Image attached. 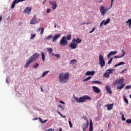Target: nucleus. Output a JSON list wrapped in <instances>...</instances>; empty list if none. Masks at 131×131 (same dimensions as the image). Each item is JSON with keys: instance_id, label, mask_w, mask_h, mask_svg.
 I'll list each match as a JSON object with an SVG mask.
<instances>
[{"instance_id": "1", "label": "nucleus", "mask_w": 131, "mask_h": 131, "mask_svg": "<svg viewBox=\"0 0 131 131\" xmlns=\"http://www.w3.org/2000/svg\"><path fill=\"white\" fill-rule=\"evenodd\" d=\"M69 72L61 73L59 75V82L60 83H67L69 80Z\"/></svg>"}, {"instance_id": "2", "label": "nucleus", "mask_w": 131, "mask_h": 131, "mask_svg": "<svg viewBox=\"0 0 131 131\" xmlns=\"http://www.w3.org/2000/svg\"><path fill=\"white\" fill-rule=\"evenodd\" d=\"M39 57V54L37 53H35L33 55H32L28 59V60L26 62V64L25 66V68H28L30 64H31L32 62H34L36 61L38 59Z\"/></svg>"}, {"instance_id": "3", "label": "nucleus", "mask_w": 131, "mask_h": 131, "mask_svg": "<svg viewBox=\"0 0 131 131\" xmlns=\"http://www.w3.org/2000/svg\"><path fill=\"white\" fill-rule=\"evenodd\" d=\"M81 41H82L81 39H79V38H77L76 39L75 38H74L72 40L71 43L70 44L69 47L72 50H75V49L77 48V46H78V43H80Z\"/></svg>"}, {"instance_id": "4", "label": "nucleus", "mask_w": 131, "mask_h": 131, "mask_svg": "<svg viewBox=\"0 0 131 131\" xmlns=\"http://www.w3.org/2000/svg\"><path fill=\"white\" fill-rule=\"evenodd\" d=\"M113 2H114V0H111V7L109 8L104 7V6H100L99 7L100 12L101 13V15L102 16H105V14L107 13V11L108 10H110L112 8V6H113Z\"/></svg>"}, {"instance_id": "5", "label": "nucleus", "mask_w": 131, "mask_h": 131, "mask_svg": "<svg viewBox=\"0 0 131 131\" xmlns=\"http://www.w3.org/2000/svg\"><path fill=\"white\" fill-rule=\"evenodd\" d=\"M124 80L123 79H120L115 81V83L114 84H118L119 85L117 87V90H122V89H123V88H124L125 84L123 83Z\"/></svg>"}, {"instance_id": "6", "label": "nucleus", "mask_w": 131, "mask_h": 131, "mask_svg": "<svg viewBox=\"0 0 131 131\" xmlns=\"http://www.w3.org/2000/svg\"><path fill=\"white\" fill-rule=\"evenodd\" d=\"M99 63L100 65L101 68H103L106 65V62H105V60H104V57L102 56V54H100L99 56Z\"/></svg>"}, {"instance_id": "7", "label": "nucleus", "mask_w": 131, "mask_h": 131, "mask_svg": "<svg viewBox=\"0 0 131 131\" xmlns=\"http://www.w3.org/2000/svg\"><path fill=\"white\" fill-rule=\"evenodd\" d=\"M86 100L91 101V100H92V98L88 95L83 96L79 98V103H83V102H85Z\"/></svg>"}, {"instance_id": "8", "label": "nucleus", "mask_w": 131, "mask_h": 131, "mask_svg": "<svg viewBox=\"0 0 131 131\" xmlns=\"http://www.w3.org/2000/svg\"><path fill=\"white\" fill-rule=\"evenodd\" d=\"M68 45V41L66 40V36H64L62 37L60 41V46L65 47Z\"/></svg>"}, {"instance_id": "9", "label": "nucleus", "mask_w": 131, "mask_h": 131, "mask_svg": "<svg viewBox=\"0 0 131 131\" xmlns=\"http://www.w3.org/2000/svg\"><path fill=\"white\" fill-rule=\"evenodd\" d=\"M39 21L40 20L37 19L36 18V15H34L32 19L31 20L30 24L34 25H35V24H37V23H39Z\"/></svg>"}, {"instance_id": "10", "label": "nucleus", "mask_w": 131, "mask_h": 131, "mask_svg": "<svg viewBox=\"0 0 131 131\" xmlns=\"http://www.w3.org/2000/svg\"><path fill=\"white\" fill-rule=\"evenodd\" d=\"M110 23V18H107L106 20H103L99 26V27H102L103 25H107Z\"/></svg>"}, {"instance_id": "11", "label": "nucleus", "mask_w": 131, "mask_h": 131, "mask_svg": "<svg viewBox=\"0 0 131 131\" xmlns=\"http://www.w3.org/2000/svg\"><path fill=\"white\" fill-rule=\"evenodd\" d=\"M49 4L52 6V9L53 10H56L58 5H57V2L54 1H50Z\"/></svg>"}, {"instance_id": "12", "label": "nucleus", "mask_w": 131, "mask_h": 131, "mask_svg": "<svg viewBox=\"0 0 131 131\" xmlns=\"http://www.w3.org/2000/svg\"><path fill=\"white\" fill-rule=\"evenodd\" d=\"M25 0H14L13 4L11 5V8L14 9L15 8V6L16 4H18V3H20V2H25Z\"/></svg>"}, {"instance_id": "13", "label": "nucleus", "mask_w": 131, "mask_h": 131, "mask_svg": "<svg viewBox=\"0 0 131 131\" xmlns=\"http://www.w3.org/2000/svg\"><path fill=\"white\" fill-rule=\"evenodd\" d=\"M32 8L31 7H27L25 8V9L24 10V14H28V15H29L30 13L31 12V10Z\"/></svg>"}, {"instance_id": "14", "label": "nucleus", "mask_w": 131, "mask_h": 131, "mask_svg": "<svg viewBox=\"0 0 131 131\" xmlns=\"http://www.w3.org/2000/svg\"><path fill=\"white\" fill-rule=\"evenodd\" d=\"M89 120H87V122L86 123H84L82 125V130L83 131H86V129L89 127Z\"/></svg>"}, {"instance_id": "15", "label": "nucleus", "mask_w": 131, "mask_h": 131, "mask_svg": "<svg viewBox=\"0 0 131 131\" xmlns=\"http://www.w3.org/2000/svg\"><path fill=\"white\" fill-rule=\"evenodd\" d=\"M60 36H61V35L60 34H55V36L53 37L52 42H55V41H57Z\"/></svg>"}, {"instance_id": "16", "label": "nucleus", "mask_w": 131, "mask_h": 131, "mask_svg": "<svg viewBox=\"0 0 131 131\" xmlns=\"http://www.w3.org/2000/svg\"><path fill=\"white\" fill-rule=\"evenodd\" d=\"M92 89L94 92H95V93H96V94H99V93H101V90H100V89H99L98 87L96 86H93L92 87Z\"/></svg>"}, {"instance_id": "17", "label": "nucleus", "mask_w": 131, "mask_h": 131, "mask_svg": "<svg viewBox=\"0 0 131 131\" xmlns=\"http://www.w3.org/2000/svg\"><path fill=\"white\" fill-rule=\"evenodd\" d=\"M117 54V51H111L109 53V54L107 55V59H110V57L111 56H113L114 55H116Z\"/></svg>"}, {"instance_id": "18", "label": "nucleus", "mask_w": 131, "mask_h": 131, "mask_svg": "<svg viewBox=\"0 0 131 131\" xmlns=\"http://www.w3.org/2000/svg\"><path fill=\"white\" fill-rule=\"evenodd\" d=\"M95 71H88L86 73H85V75H87V76H89V75L93 76L95 74Z\"/></svg>"}, {"instance_id": "19", "label": "nucleus", "mask_w": 131, "mask_h": 131, "mask_svg": "<svg viewBox=\"0 0 131 131\" xmlns=\"http://www.w3.org/2000/svg\"><path fill=\"white\" fill-rule=\"evenodd\" d=\"M105 90H106L108 94H110V95H112V91H111V88H110V86L106 85Z\"/></svg>"}, {"instance_id": "20", "label": "nucleus", "mask_w": 131, "mask_h": 131, "mask_svg": "<svg viewBox=\"0 0 131 131\" xmlns=\"http://www.w3.org/2000/svg\"><path fill=\"white\" fill-rule=\"evenodd\" d=\"M105 106L107 107V110H112L113 108V104H107Z\"/></svg>"}, {"instance_id": "21", "label": "nucleus", "mask_w": 131, "mask_h": 131, "mask_svg": "<svg viewBox=\"0 0 131 131\" xmlns=\"http://www.w3.org/2000/svg\"><path fill=\"white\" fill-rule=\"evenodd\" d=\"M47 50L48 51L49 55H51V56H53L54 55V53L53 52V49H52L51 48H47Z\"/></svg>"}, {"instance_id": "22", "label": "nucleus", "mask_w": 131, "mask_h": 131, "mask_svg": "<svg viewBox=\"0 0 131 131\" xmlns=\"http://www.w3.org/2000/svg\"><path fill=\"white\" fill-rule=\"evenodd\" d=\"M93 130H94V128H93V121H92V119H90L89 131Z\"/></svg>"}, {"instance_id": "23", "label": "nucleus", "mask_w": 131, "mask_h": 131, "mask_svg": "<svg viewBox=\"0 0 131 131\" xmlns=\"http://www.w3.org/2000/svg\"><path fill=\"white\" fill-rule=\"evenodd\" d=\"M122 51L123 52V54L120 56H114V59H116L117 58H123V57H124V55H125V52H124V51H123V50H122Z\"/></svg>"}, {"instance_id": "24", "label": "nucleus", "mask_w": 131, "mask_h": 131, "mask_svg": "<svg viewBox=\"0 0 131 131\" xmlns=\"http://www.w3.org/2000/svg\"><path fill=\"white\" fill-rule=\"evenodd\" d=\"M41 56L42 61L45 62V61H46V55L43 52H41Z\"/></svg>"}, {"instance_id": "25", "label": "nucleus", "mask_w": 131, "mask_h": 131, "mask_svg": "<svg viewBox=\"0 0 131 131\" xmlns=\"http://www.w3.org/2000/svg\"><path fill=\"white\" fill-rule=\"evenodd\" d=\"M108 74H112V73H113V71H114V69H109L108 70H107L106 71Z\"/></svg>"}, {"instance_id": "26", "label": "nucleus", "mask_w": 131, "mask_h": 131, "mask_svg": "<svg viewBox=\"0 0 131 131\" xmlns=\"http://www.w3.org/2000/svg\"><path fill=\"white\" fill-rule=\"evenodd\" d=\"M49 72H50V71H46L43 72L42 74L41 77H45V76H46V75H47V74L49 73Z\"/></svg>"}, {"instance_id": "27", "label": "nucleus", "mask_w": 131, "mask_h": 131, "mask_svg": "<svg viewBox=\"0 0 131 131\" xmlns=\"http://www.w3.org/2000/svg\"><path fill=\"white\" fill-rule=\"evenodd\" d=\"M38 31L41 30V31H40L41 35H42V34H43V32H44L43 28L39 27V28H38Z\"/></svg>"}, {"instance_id": "28", "label": "nucleus", "mask_w": 131, "mask_h": 131, "mask_svg": "<svg viewBox=\"0 0 131 131\" xmlns=\"http://www.w3.org/2000/svg\"><path fill=\"white\" fill-rule=\"evenodd\" d=\"M110 75L108 73V72L106 71V72L103 75L104 77H106V78H109Z\"/></svg>"}, {"instance_id": "29", "label": "nucleus", "mask_w": 131, "mask_h": 131, "mask_svg": "<svg viewBox=\"0 0 131 131\" xmlns=\"http://www.w3.org/2000/svg\"><path fill=\"white\" fill-rule=\"evenodd\" d=\"M53 36L52 35H49L47 37L45 38V40H50L51 38H53Z\"/></svg>"}, {"instance_id": "30", "label": "nucleus", "mask_w": 131, "mask_h": 131, "mask_svg": "<svg viewBox=\"0 0 131 131\" xmlns=\"http://www.w3.org/2000/svg\"><path fill=\"white\" fill-rule=\"evenodd\" d=\"M124 62H120V63H118L117 64L115 65V67H118V66H120L121 65H124Z\"/></svg>"}, {"instance_id": "31", "label": "nucleus", "mask_w": 131, "mask_h": 131, "mask_svg": "<svg viewBox=\"0 0 131 131\" xmlns=\"http://www.w3.org/2000/svg\"><path fill=\"white\" fill-rule=\"evenodd\" d=\"M120 115H122V120H123V121H125V120H126V119L124 118V115L121 112L120 113Z\"/></svg>"}, {"instance_id": "32", "label": "nucleus", "mask_w": 131, "mask_h": 131, "mask_svg": "<svg viewBox=\"0 0 131 131\" xmlns=\"http://www.w3.org/2000/svg\"><path fill=\"white\" fill-rule=\"evenodd\" d=\"M35 36H36V34H31L30 39H33Z\"/></svg>"}, {"instance_id": "33", "label": "nucleus", "mask_w": 131, "mask_h": 131, "mask_svg": "<svg viewBox=\"0 0 131 131\" xmlns=\"http://www.w3.org/2000/svg\"><path fill=\"white\" fill-rule=\"evenodd\" d=\"M123 100H124V101L126 102V103L128 104V100H127L125 96H123Z\"/></svg>"}, {"instance_id": "34", "label": "nucleus", "mask_w": 131, "mask_h": 131, "mask_svg": "<svg viewBox=\"0 0 131 131\" xmlns=\"http://www.w3.org/2000/svg\"><path fill=\"white\" fill-rule=\"evenodd\" d=\"M93 83H97V84H101L102 83V82L100 81H92Z\"/></svg>"}, {"instance_id": "35", "label": "nucleus", "mask_w": 131, "mask_h": 131, "mask_svg": "<svg viewBox=\"0 0 131 131\" xmlns=\"http://www.w3.org/2000/svg\"><path fill=\"white\" fill-rule=\"evenodd\" d=\"M57 107L58 108H60V110L61 111H64V107H63V106L62 105H61L60 104H59Z\"/></svg>"}, {"instance_id": "36", "label": "nucleus", "mask_w": 131, "mask_h": 131, "mask_svg": "<svg viewBox=\"0 0 131 131\" xmlns=\"http://www.w3.org/2000/svg\"><path fill=\"white\" fill-rule=\"evenodd\" d=\"M71 39V35H68L67 37H66V40H70Z\"/></svg>"}, {"instance_id": "37", "label": "nucleus", "mask_w": 131, "mask_h": 131, "mask_svg": "<svg viewBox=\"0 0 131 131\" xmlns=\"http://www.w3.org/2000/svg\"><path fill=\"white\" fill-rule=\"evenodd\" d=\"M77 61H76V60L75 59H72L70 61V64H74V63H77Z\"/></svg>"}, {"instance_id": "38", "label": "nucleus", "mask_w": 131, "mask_h": 131, "mask_svg": "<svg viewBox=\"0 0 131 131\" xmlns=\"http://www.w3.org/2000/svg\"><path fill=\"white\" fill-rule=\"evenodd\" d=\"M38 66H39V64H38V63H35L33 66V68L36 69V68L38 67Z\"/></svg>"}, {"instance_id": "39", "label": "nucleus", "mask_w": 131, "mask_h": 131, "mask_svg": "<svg viewBox=\"0 0 131 131\" xmlns=\"http://www.w3.org/2000/svg\"><path fill=\"white\" fill-rule=\"evenodd\" d=\"M74 98L75 100V101H76V102H77V103H79V98H78L77 97L74 96Z\"/></svg>"}, {"instance_id": "40", "label": "nucleus", "mask_w": 131, "mask_h": 131, "mask_svg": "<svg viewBox=\"0 0 131 131\" xmlns=\"http://www.w3.org/2000/svg\"><path fill=\"white\" fill-rule=\"evenodd\" d=\"M52 56H54L55 57H56V58H60L61 57V56L59 54H53V55Z\"/></svg>"}, {"instance_id": "41", "label": "nucleus", "mask_w": 131, "mask_h": 131, "mask_svg": "<svg viewBox=\"0 0 131 131\" xmlns=\"http://www.w3.org/2000/svg\"><path fill=\"white\" fill-rule=\"evenodd\" d=\"M91 78H92V77L89 76L88 78H86V79H85L84 80V81H88V80H90V79H91Z\"/></svg>"}, {"instance_id": "42", "label": "nucleus", "mask_w": 131, "mask_h": 131, "mask_svg": "<svg viewBox=\"0 0 131 131\" xmlns=\"http://www.w3.org/2000/svg\"><path fill=\"white\" fill-rule=\"evenodd\" d=\"M96 30V28H93L91 31L89 32V33H93L94 31Z\"/></svg>"}, {"instance_id": "43", "label": "nucleus", "mask_w": 131, "mask_h": 131, "mask_svg": "<svg viewBox=\"0 0 131 131\" xmlns=\"http://www.w3.org/2000/svg\"><path fill=\"white\" fill-rule=\"evenodd\" d=\"M113 60V58L112 57L110 60L108 62V64H110L111 63H112V60Z\"/></svg>"}, {"instance_id": "44", "label": "nucleus", "mask_w": 131, "mask_h": 131, "mask_svg": "<svg viewBox=\"0 0 131 131\" xmlns=\"http://www.w3.org/2000/svg\"><path fill=\"white\" fill-rule=\"evenodd\" d=\"M69 124L70 125V127L71 128L72 127V123H71V120H69Z\"/></svg>"}, {"instance_id": "45", "label": "nucleus", "mask_w": 131, "mask_h": 131, "mask_svg": "<svg viewBox=\"0 0 131 131\" xmlns=\"http://www.w3.org/2000/svg\"><path fill=\"white\" fill-rule=\"evenodd\" d=\"M126 123H131V120L130 119H127L126 121Z\"/></svg>"}, {"instance_id": "46", "label": "nucleus", "mask_w": 131, "mask_h": 131, "mask_svg": "<svg viewBox=\"0 0 131 131\" xmlns=\"http://www.w3.org/2000/svg\"><path fill=\"white\" fill-rule=\"evenodd\" d=\"M128 23L129 24H131V19H129L127 21H126V24Z\"/></svg>"}, {"instance_id": "47", "label": "nucleus", "mask_w": 131, "mask_h": 131, "mask_svg": "<svg viewBox=\"0 0 131 131\" xmlns=\"http://www.w3.org/2000/svg\"><path fill=\"white\" fill-rule=\"evenodd\" d=\"M47 13L49 14V13H51V9H47Z\"/></svg>"}, {"instance_id": "48", "label": "nucleus", "mask_w": 131, "mask_h": 131, "mask_svg": "<svg viewBox=\"0 0 131 131\" xmlns=\"http://www.w3.org/2000/svg\"><path fill=\"white\" fill-rule=\"evenodd\" d=\"M131 88V86L130 85H127L126 87H125V89L126 90H128L129 89H130Z\"/></svg>"}, {"instance_id": "49", "label": "nucleus", "mask_w": 131, "mask_h": 131, "mask_svg": "<svg viewBox=\"0 0 131 131\" xmlns=\"http://www.w3.org/2000/svg\"><path fill=\"white\" fill-rule=\"evenodd\" d=\"M38 119H39L40 122H41V123H43V121H42V119H41V118H38Z\"/></svg>"}, {"instance_id": "50", "label": "nucleus", "mask_w": 131, "mask_h": 131, "mask_svg": "<svg viewBox=\"0 0 131 131\" xmlns=\"http://www.w3.org/2000/svg\"><path fill=\"white\" fill-rule=\"evenodd\" d=\"M46 131H54V129L50 128L46 130Z\"/></svg>"}, {"instance_id": "51", "label": "nucleus", "mask_w": 131, "mask_h": 131, "mask_svg": "<svg viewBox=\"0 0 131 131\" xmlns=\"http://www.w3.org/2000/svg\"><path fill=\"white\" fill-rule=\"evenodd\" d=\"M59 103H60V104H65V102H64V101H60Z\"/></svg>"}, {"instance_id": "52", "label": "nucleus", "mask_w": 131, "mask_h": 131, "mask_svg": "<svg viewBox=\"0 0 131 131\" xmlns=\"http://www.w3.org/2000/svg\"><path fill=\"white\" fill-rule=\"evenodd\" d=\"M83 119H84V120H86V121H88V119L86 118V117L84 116V117H83Z\"/></svg>"}, {"instance_id": "53", "label": "nucleus", "mask_w": 131, "mask_h": 131, "mask_svg": "<svg viewBox=\"0 0 131 131\" xmlns=\"http://www.w3.org/2000/svg\"><path fill=\"white\" fill-rule=\"evenodd\" d=\"M57 113H58V114H59V115H60V116H62V115H62V114H61V113H60V112H59V111L57 112Z\"/></svg>"}, {"instance_id": "54", "label": "nucleus", "mask_w": 131, "mask_h": 131, "mask_svg": "<svg viewBox=\"0 0 131 131\" xmlns=\"http://www.w3.org/2000/svg\"><path fill=\"white\" fill-rule=\"evenodd\" d=\"M6 82L9 84L10 82L8 81V78H6Z\"/></svg>"}, {"instance_id": "55", "label": "nucleus", "mask_w": 131, "mask_h": 131, "mask_svg": "<svg viewBox=\"0 0 131 131\" xmlns=\"http://www.w3.org/2000/svg\"><path fill=\"white\" fill-rule=\"evenodd\" d=\"M41 89V92L42 93L43 92V89H42V87H40Z\"/></svg>"}, {"instance_id": "56", "label": "nucleus", "mask_w": 131, "mask_h": 131, "mask_svg": "<svg viewBox=\"0 0 131 131\" xmlns=\"http://www.w3.org/2000/svg\"><path fill=\"white\" fill-rule=\"evenodd\" d=\"M125 70H126V69H125V70L122 71L121 73H123V72H124V71H125Z\"/></svg>"}, {"instance_id": "57", "label": "nucleus", "mask_w": 131, "mask_h": 131, "mask_svg": "<svg viewBox=\"0 0 131 131\" xmlns=\"http://www.w3.org/2000/svg\"><path fill=\"white\" fill-rule=\"evenodd\" d=\"M2 18H3V17H2V15H1V16H0V21H2Z\"/></svg>"}, {"instance_id": "58", "label": "nucleus", "mask_w": 131, "mask_h": 131, "mask_svg": "<svg viewBox=\"0 0 131 131\" xmlns=\"http://www.w3.org/2000/svg\"><path fill=\"white\" fill-rule=\"evenodd\" d=\"M61 117H62L63 118H66V116H61Z\"/></svg>"}, {"instance_id": "59", "label": "nucleus", "mask_w": 131, "mask_h": 131, "mask_svg": "<svg viewBox=\"0 0 131 131\" xmlns=\"http://www.w3.org/2000/svg\"><path fill=\"white\" fill-rule=\"evenodd\" d=\"M103 0H100L99 1H98V3H101V2H103Z\"/></svg>"}, {"instance_id": "60", "label": "nucleus", "mask_w": 131, "mask_h": 131, "mask_svg": "<svg viewBox=\"0 0 131 131\" xmlns=\"http://www.w3.org/2000/svg\"><path fill=\"white\" fill-rule=\"evenodd\" d=\"M48 120H45L44 121H43V123H45V122L47 121Z\"/></svg>"}, {"instance_id": "61", "label": "nucleus", "mask_w": 131, "mask_h": 131, "mask_svg": "<svg viewBox=\"0 0 131 131\" xmlns=\"http://www.w3.org/2000/svg\"><path fill=\"white\" fill-rule=\"evenodd\" d=\"M129 28H131V24H129Z\"/></svg>"}, {"instance_id": "62", "label": "nucleus", "mask_w": 131, "mask_h": 131, "mask_svg": "<svg viewBox=\"0 0 131 131\" xmlns=\"http://www.w3.org/2000/svg\"><path fill=\"white\" fill-rule=\"evenodd\" d=\"M59 131H62V128H59Z\"/></svg>"}, {"instance_id": "63", "label": "nucleus", "mask_w": 131, "mask_h": 131, "mask_svg": "<svg viewBox=\"0 0 131 131\" xmlns=\"http://www.w3.org/2000/svg\"><path fill=\"white\" fill-rule=\"evenodd\" d=\"M46 3V2H45V1L42 3V5H45V4Z\"/></svg>"}, {"instance_id": "64", "label": "nucleus", "mask_w": 131, "mask_h": 131, "mask_svg": "<svg viewBox=\"0 0 131 131\" xmlns=\"http://www.w3.org/2000/svg\"><path fill=\"white\" fill-rule=\"evenodd\" d=\"M129 97L131 99V94L129 95Z\"/></svg>"}]
</instances>
